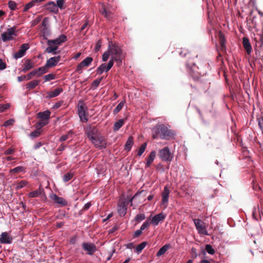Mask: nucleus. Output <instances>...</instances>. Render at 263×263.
I'll list each match as a JSON object with an SVG mask.
<instances>
[{
	"instance_id": "1",
	"label": "nucleus",
	"mask_w": 263,
	"mask_h": 263,
	"mask_svg": "<svg viewBox=\"0 0 263 263\" xmlns=\"http://www.w3.org/2000/svg\"><path fill=\"white\" fill-rule=\"evenodd\" d=\"M85 133L88 138L96 147L105 148L106 142L98 131L96 126L88 125L85 128Z\"/></svg>"
},
{
	"instance_id": "2",
	"label": "nucleus",
	"mask_w": 263,
	"mask_h": 263,
	"mask_svg": "<svg viewBox=\"0 0 263 263\" xmlns=\"http://www.w3.org/2000/svg\"><path fill=\"white\" fill-rule=\"evenodd\" d=\"M108 49L111 57L109 61H112V62H116L117 65L120 66L124 58L122 49L118 45L112 42H109Z\"/></svg>"
},
{
	"instance_id": "3",
	"label": "nucleus",
	"mask_w": 263,
	"mask_h": 263,
	"mask_svg": "<svg viewBox=\"0 0 263 263\" xmlns=\"http://www.w3.org/2000/svg\"><path fill=\"white\" fill-rule=\"evenodd\" d=\"M151 131L153 139H165L172 135L171 131L167 126L162 124L156 125L152 128Z\"/></svg>"
},
{
	"instance_id": "4",
	"label": "nucleus",
	"mask_w": 263,
	"mask_h": 263,
	"mask_svg": "<svg viewBox=\"0 0 263 263\" xmlns=\"http://www.w3.org/2000/svg\"><path fill=\"white\" fill-rule=\"evenodd\" d=\"M78 114L81 122L86 123L88 121V108L85 103L82 101L79 102L78 105Z\"/></svg>"
},
{
	"instance_id": "5",
	"label": "nucleus",
	"mask_w": 263,
	"mask_h": 263,
	"mask_svg": "<svg viewBox=\"0 0 263 263\" xmlns=\"http://www.w3.org/2000/svg\"><path fill=\"white\" fill-rule=\"evenodd\" d=\"M82 248L86 251L87 254L89 255H93L97 250L96 245L90 242H83L82 244Z\"/></svg>"
},
{
	"instance_id": "6",
	"label": "nucleus",
	"mask_w": 263,
	"mask_h": 263,
	"mask_svg": "<svg viewBox=\"0 0 263 263\" xmlns=\"http://www.w3.org/2000/svg\"><path fill=\"white\" fill-rule=\"evenodd\" d=\"M194 221L199 233L203 235H208L205 223L203 221L199 219H195Z\"/></svg>"
},
{
	"instance_id": "7",
	"label": "nucleus",
	"mask_w": 263,
	"mask_h": 263,
	"mask_svg": "<svg viewBox=\"0 0 263 263\" xmlns=\"http://www.w3.org/2000/svg\"><path fill=\"white\" fill-rule=\"evenodd\" d=\"M15 27H13L8 28L7 32L3 33L1 35L2 40L4 42H6L12 40L13 35H15Z\"/></svg>"
},
{
	"instance_id": "8",
	"label": "nucleus",
	"mask_w": 263,
	"mask_h": 263,
	"mask_svg": "<svg viewBox=\"0 0 263 263\" xmlns=\"http://www.w3.org/2000/svg\"><path fill=\"white\" fill-rule=\"evenodd\" d=\"M67 41V37L64 34L60 35L58 37L54 40H49L47 41L48 45H54L57 46V48L62 43Z\"/></svg>"
},
{
	"instance_id": "9",
	"label": "nucleus",
	"mask_w": 263,
	"mask_h": 263,
	"mask_svg": "<svg viewBox=\"0 0 263 263\" xmlns=\"http://www.w3.org/2000/svg\"><path fill=\"white\" fill-rule=\"evenodd\" d=\"M114 62L112 61H109L107 64L102 63L97 69V73L98 74H101L103 72L108 71L112 67Z\"/></svg>"
},
{
	"instance_id": "10",
	"label": "nucleus",
	"mask_w": 263,
	"mask_h": 263,
	"mask_svg": "<svg viewBox=\"0 0 263 263\" xmlns=\"http://www.w3.org/2000/svg\"><path fill=\"white\" fill-rule=\"evenodd\" d=\"M148 218H151V223L156 226H157L160 222L163 221L165 218V216L162 213H161L154 216H152L151 215Z\"/></svg>"
},
{
	"instance_id": "11",
	"label": "nucleus",
	"mask_w": 263,
	"mask_h": 263,
	"mask_svg": "<svg viewBox=\"0 0 263 263\" xmlns=\"http://www.w3.org/2000/svg\"><path fill=\"white\" fill-rule=\"evenodd\" d=\"M29 46L28 44L25 43L21 46L20 49L18 51L15 52L14 54V58L17 59L23 57L26 52V51L28 49Z\"/></svg>"
},
{
	"instance_id": "12",
	"label": "nucleus",
	"mask_w": 263,
	"mask_h": 263,
	"mask_svg": "<svg viewBox=\"0 0 263 263\" xmlns=\"http://www.w3.org/2000/svg\"><path fill=\"white\" fill-rule=\"evenodd\" d=\"M159 156L163 160H169L170 159L171 154L168 148L166 147L160 150Z\"/></svg>"
},
{
	"instance_id": "13",
	"label": "nucleus",
	"mask_w": 263,
	"mask_h": 263,
	"mask_svg": "<svg viewBox=\"0 0 263 263\" xmlns=\"http://www.w3.org/2000/svg\"><path fill=\"white\" fill-rule=\"evenodd\" d=\"M13 238L7 232L2 233L0 236V242L3 244H10L12 242Z\"/></svg>"
},
{
	"instance_id": "14",
	"label": "nucleus",
	"mask_w": 263,
	"mask_h": 263,
	"mask_svg": "<svg viewBox=\"0 0 263 263\" xmlns=\"http://www.w3.org/2000/svg\"><path fill=\"white\" fill-rule=\"evenodd\" d=\"M50 198L56 203L59 204L62 206H65L67 204V201L63 198L59 197L55 194H51L50 195Z\"/></svg>"
},
{
	"instance_id": "15",
	"label": "nucleus",
	"mask_w": 263,
	"mask_h": 263,
	"mask_svg": "<svg viewBox=\"0 0 263 263\" xmlns=\"http://www.w3.org/2000/svg\"><path fill=\"white\" fill-rule=\"evenodd\" d=\"M46 9L51 13L57 14L59 13V9L57 8L56 4L52 1L48 2L45 5Z\"/></svg>"
},
{
	"instance_id": "16",
	"label": "nucleus",
	"mask_w": 263,
	"mask_h": 263,
	"mask_svg": "<svg viewBox=\"0 0 263 263\" xmlns=\"http://www.w3.org/2000/svg\"><path fill=\"white\" fill-rule=\"evenodd\" d=\"M34 62L31 59H27L25 61L23 64V68L22 71L26 72L30 69H32L34 66Z\"/></svg>"
},
{
	"instance_id": "17",
	"label": "nucleus",
	"mask_w": 263,
	"mask_h": 263,
	"mask_svg": "<svg viewBox=\"0 0 263 263\" xmlns=\"http://www.w3.org/2000/svg\"><path fill=\"white\" fill-rule=\"evenodd\" d=\"M61 57L57 56L49 58L46 62V66L48 67H52L57 65L58 63L60 61Z\"/></svg>"
},
{
	"instance_id": "18",
	"label": "nucleus",
	"mask_w": 263,
	"mask_h": 263,
	"mask_svg": "<svg viewBox=\"0 0 263 263\" xmlns=\"http://www.w3.org/2000/svg\"><path fill=\"white\" fill-rule=\"evenodd\" d=\"M256 46V47L255 48L256 57L257 59L263 61V48L261 47L262 46H260V44H258L257 42Z\"/></svg>"
},
{
	"instance_id": "19",
	"label": "nucleus",
	"mask_w": 263,
	"mask_h": 263,
	"mask_svg": "<svg viewBox=\"0 0 263 263\" xmlns=\"http://www.w3.org/2000/svg\"><path fill=\"white\" fill-rule=\"evenodd\" d=\"M63 89L62 88L59 87L55 89L54 90L47 92L46 98L50 99L58 96Z\"/></svg>"
},
{
	"instance_id": "20",
	"label": "nucleus",
	"mask_w": 263,
	"mask_h": 263,
	"mask_svg": "<svg viewBox=\"0 0 263 263\" xmlns=\"http://www.w3.org/2000/svg\"><path fill=\"white\" fill-rule=\"evenodd\" d=\"M218 39L220 45V50L222 51L226 50V40L223 33L221 31L218 33Z\"/></svg>"
},
{
	"instance_id": "21",
	"label": "nucleus",
	"mask_w": 263,
	"mask_h": 263,
	"mask_svg": "<svg viewBox=\"0 0 263 263\" xmlns=\"http://www.w3.org/2000/svg\"><path fill=\"white\" fill-rule=\"evenodd\" d=\"M243 46L246 49L247 53L249 54L251 53L252 51V47L250 45L249 40L247 37H243V42H242Z\"/></svg>"
},
{
	"instance_id": "22",
	"label": "nucleus",
	"mask_w": 263,
	"mask_h": 263,
	"mask_svg": "<svg viewBox=\"0 0 263 263\" xmlns=\"http://www.w3.org/2000/svg\"><path fill=\"white\" fill-rule=\"evenodd\" d=\"M50 111L47 110L43 112H40L37 114V117L42 120L48 121L50 116Z\"/></svg>"
},
{
	"instance_id": "23",
	"label": "nucleus",
	"mask_w": 263,
	"mask_h": 263,
	"mask_svg": "<svg viewBox=\"0 0 263 263\" xmlns=\"http://www.w3.org/2000/svg\"><path fill=\"white\" fill-rule=\"evenodd\" d=\"M126 206L125 203L122 202L118 205V212L121 216H124L126 213Z\"/></svg>"
},
{
	"instance_id": "24",
	"label": "nucleus",
	"mask_w": 263,
	"mask_h": 263,
	"mask_svg": "<svg viewBox=\"0 0 263 263\" xmlns=\"http://www.w3.org/2000/svg\"><path fill=\"white\" fill-rule=\"evenodd\" d=\"M44 192V190L43 189L40 188L39 189L31 192L28 194V196L29 198H34L39 196L41 195L43 192Z\"/></svg>"
},
{
	"instance_id": "25",
	"label": "nucleus",
	"mask_w": 263,
	"mask_h": 263,
	"mask_svg": "<svg viewBox=\"0 0 263 263\" xmlns=\"http://www.w3.org/2000/svg\"><path fill=\"white\" fill-rule=\"evenodd\" d=\"M125 119H119L116 122L113 127V130L114 132L118 131L125 123Z\"/></svg>"
},
{
	"instance_id": "26",
	"label": "nucleus",
	"mask_w": 263,
	"mask_h": 263,
	"mask_svg": "<svg viewBox=\"0 0 263 263\" xmlns=\"http://www.w3.org/2000/svg\"><path fill=\"white\" fill-rule=\"evenodd\" d=\"M171 247L170 244H166L161 247L157 253V256L159 257L163 255L167 250Z\"/></svg>"
},
{
	"instance_id": "27",
	"label": "nucleus",
	"mask_w": 263,
	"mask_h": 263,
	"mask_svg": "<svg viewBox=\"0 0 263 263\" xmlns=\"http://www.w3.org/2000/svg\"><path fill=\"white\" fill-rule=\"evenodd\" d=\"M156 156V153L154 151L152 152L148 156L147 162L146 163V167H149L153 162Z\"/></svg>"
},
{
	"instance_id": "28",
	"label": "nucleus",
	"mask_w": 263,
	"mask_h": 263,
	"mask_svg": "<svg viewBox=\"0 0 263 263\" xmlns=\"http://www.w3.org/2000/svg\"><path fill=\"white\" fill-rule=\"evenodd\" d=\"M40 81L33 80L29 82L26 84V88L28 90H31L35 88L37 85H39Z\"/></svg>"
},
{
	"instance_id": "29",
	"label": "nucleus",
	"mask_w": 263,
	"mask_h": 263,
	"mask_svg": "<svg viewBox=\"0 0 263 263\" xmlns=\"http://www.w3.org/2000/svg\"><path fill=\"white\" fill-rule=\"evenodd\" d=\"M133 138L132 137L128 138L125 145V150L126 151H129L130 150L133 145Z\"/></svg>"
},
{
	"instance_id": "30",
	"label": "nucleus",
	"mask_w": 263,
	"mask_h": 263,
	"mask_svg": "<svg viewBox=\"0 0 263 263\" xmlns=\"http://www.w3.org/2000/svg\"><path fill=\"white\" fill-rule=\"evenodd\" d=\"M58 48L57 46L54 45H48V47L46 49V52L48 53H52L55 54L57 53L56 50Z\"/></svg>"
},
{
	"instance_id": "31",
	"label": "nucleus",
	"mask_w": 263,
	"mask_h": 263,
	"mask_svg": "<svg viewBox=\"0 0 263 263\" xmlns=\"http://www.w3.org/2000/svg\"><path fill=\"white\" fill-rule=\"evenodd\" d=\"M47 67L46 66L39 67L37 69L35 70L36 72L37 77H40L47 71Z\"/></svg>"
},
{
	"instance_id": "32",
	"label": "nucleus",
	"mask_w": 263,
	"mask_h": 263,
	"mask_svg": "<svg viewBox=\"0 0 263 263\" xmlns=\"http://www.w3.org/2000/svg\"><path fill=\"white\" fill-rule=\"evenodd\" d=\"M125 103V100L122 101L117 106V107L114 109L113 112L114 114H117L118 113L123 107L124 104Z\"/></svg>"
},
{
	"instance_id": "33",
	"label": "nucleus",
	"mask_w": 263,
	"mask_h": 263,
	"mask_svg": "<svg viewBox=\"0 0 263 263\" xmlns=\"http://www.w3.org/2000/svg\"><path fill=\"white\" fill-rule=\"evenodd\" d=\"M170 194V191L167 186H165L164 189L162 193V199L166 200L168 199Z\"/></svg>"
},
{
	"instance_id": "34",
	"label": "nucleus",
	"mask_w": 263,
	"mask_h": 263,
	"mask_svg": "<svg viewBox=\"0 0 263 263\" xmlns=\"http://www.w3.org/2000/svg\"><path fill=\"white\" fill-rule=\"evenodd\" d=\"M93 59L91 57H88L83 60L81 63L85 67H88L90 65L91 63L92 62Z\"/></svg>"
},
{
	"instance_id": "35",
	"label": "nucleus",
	"mask_w": 263,
	"mask_h": 263,
	"mask_svg": "<svg viewBox=\"0 0 263 263\" xmlns=\"http://www.w3.org/2000/svg\"><path fill=\"white\" fill-rule=\"evenodd\" d=\"M146 242L144 241L138 245L136 248V251L138 254H139L142 250L146 247Z\"/></svg>"
},
{
	"instance_id": "36",
	"label": "nucleus",
	"mask_w": 263,
	"mask_h": 263,
	"mask_svg": "<svg viewBox=\"0 0 263 263\" xmlns=\"http://www.w3.org/2000/svg\"><path fill=\"white\" fill-rule=\"evenodd\" d=\"M150 220H151V218H148L147 219L145 222H144L142 224L140 229L142 231L148 228V227L150 226V224L151 223Z\"/></svg>"
},
{
	"instance_id": "37",
	"label": "nucleus",
	"mask_w": 263,
	"mask_h": 263,
	"mask_svg": "<svg viewBox=\"0 0 263 263\" xmlns=\"http://www.w3.org/2000/svg\"><path fill=\"white\" fill-rule=\"evenodd\" d=\"M25 171V168L23 166H17L14 168L11 169L10 170V173H17L20 172H22Z\"/></svg>"
},
{
	"instance_id": "38",
	"label": "nucleus",
	"mask_w": 263,
	"mask_h": 263,
	"mask_svg": "<svg viewBox=\"0 0 263 263\" xmlns=\"http://www.w3.org/2000/svg\"><path fill=\"white\" fill-rule=\"evenodd\" d=\"M146 146H147L146 143H144L140 146V148L138 149V153H137V155L139 156H141L143 154V153H144V152L145 151V150L146 149Z\"/></svg>"
},
{
	"instance_id": "39",
	"label": "nucleus",
	"mask_w": 263,
	"mask_h": 263,
	"mask_svg": "<svg viewBox=\"0 0 263 263\" xmlns=\"http://www.w3.org/2000/svg\"><path fill=\"white\" fill-rule=\"evenodd\" d=\"M65 3V0H57V8L59 9L60 8V9H65L64 4Z\"/></svg>"
},
{
	"instance_id": "40",
	"label": "nucleus",
	"mask_w": 263,
	"mask_h": 263,
	"mask_svg": "<svg viewBox=\"0 0 263 263\" xmlns=\"http://www.w3.org/2000/svg\"><path fill=\"white\" fill-rule=\"evenodd\" d=\"M145 218V216L144 214H140L136 215V216L135 217L134 220L135 221H137V222H140L141 221L144 220Z\"/></svg>"
},
{
	"instance_id": "41",
	"label": "nucleus",
	"mask_w": 263,
	"mask_h": 263,
	"mask_svg": "<svg viewBox=\"0 0 263 263\" xmlns=\"http://www.w3.org/2000/svg\"><path fill=\"white\" fill-rule=\"evenodd\" d=\"M205 249L206 251L210 254L213 255L215 253V250L210 245H206L205 246Z\"/></svg>"
},
{
	"instance_id": "42",
	"label": "nucleus",
	"mask_w": 263,
	"mask_h": 263,
	"mask_svg": "<svg viewBox=\"0 0 263 263\" xmlns=\"http://www.w3.org/2000/svg\"><path fill=\"white\" fill-rule=\"evenodd\" d=\"M73 176V174L72 173L69 172L66 174L63 177V181L64 182H67L69 181Z\"/></svg>"
},
{
	"instance_id": "43",
	"label": "nucleus",
	"mask_w": 263,
	"mask_h": 263,
	"mask_svg": "<svg viewBox=\"0 0 263 263\" xmlns=\"http://www.w3.org/2000/svg\"><path fill=\"white\" fill-rule=\"evenodd\" d=\"M73 134V132L72 130H69L67 134L66 135H64L63 136H62L60 139V141L61 142H63V141H66L68 138H69V135H71L72 134Z\"/></svg>"
},
{
	"instance_id": "44",
	"label": "nucleus",
	"mask_w": 263,
	"mask_h": 263,
	"mask_svg": "<svg viewBox=\"0 0 263 263\" xmlns=\"http://www.w3.org/2000/svg\"><path fill=\"white\" fill-rule=\"evenodd\" d=\"M8 6L11 10H15L17 9V4L12 1H10L8 2Z\"/></svg>"
},
{
	"instance_id": "45",
	"label": "nucleus",
	"mask_w": 263,
	"mask_h": 263,
	"mask_svg": "<svg viewBox=\"0 0 263 263\" xmlns=\"http://www.w3.org/2000/svg\"><path fill=\"white\" fill-rule=\"evenodd\" d=\"M45 81H48L55 79V75L52 73L48 74L44 77Z\"/></svg>"
},
{
	"instance_id": "46",
	"label": "nucleus",
	"mask_w": 263,
	"mask_h": 263,
	"mask_svg": "<svg viewBox=\"0 0 263 263\" xmlns=\"http://www.w3.org/2000/svg\"><path fill=\"white\" fill-rule=\"evenodd\" d=\"M41 134V132L40 130V129H37L36 130H35L31 132L30 134V136L31 138H35L39 137Z\"/></svg>"
},
{
	"instance_id": "47",
	"label": "nucleus",
	"mask_w": 263,
	"mask_h": 263,
	"mask_svg": "<svg viewBox=\"0 0 263 263\" xmlns=\"http://www.w3.org/2000/svg\"><path fill=\"white\" fill-rule=\"evenodd\" d=\"M109 56H110V54L109 51V49H108L107 51L105 52L102 55V61L103 62H106L108 60Z\"/></svg>"
},
{
	"instance_id": "48",
	"label": "nucleus",
	"mask_w": 263,
	"mask_h": 263,
	"mask_svg": "<svg viewBox=\"0 0 263 263\" xmlns=\"http://www.w3.org/2000/svg\"><path fill=\"white\" fill-rule=\"evenodd\" d=\"M41 19H42L41 16H37L35 19H34V20H33L31 22V26L32 27L36 26L41 21Z\"/></svg>"
},
{
	"instance_id": "49",
	"label": "nucleus",
	"mask_w": 263,
	"mask_h": 263,
	"mask_svg": "<svg viewBox=\"0 0 263 263\" xmlns=\"http://www.w3.org/2000/svg\"><path fill=\"white\" fill-rule=\"evenodd\" d=\"M102 79H103V78L102 77L101 78L97 79L94 80L92 83V86L94 87L95 88L97 87L99 85V84L101 83Z\"/></svg>"
},
{
	"instance_id": "50",
	"label": "nucleus",
	"mask_w": 263,
	"mask_h": 263,
	"mask_svg": "<svg viewBox=\"0 0 263 263\" xmlns=\"http://www.w3.org/2000/svg\"><path fill=\"white\" fill-rule=\"evenodd\" d=\"M27 184V181H25V180H22L17 184L16 188L17 190L22 189L23 187H24Z\"/></svg>"
},
{
	"instance_id": "51",
	"label": "nucleus",
	"mask_w": 263,
	"mask_h": 263,
	"mask_svg": "<svg viewBox=\"0 0 263 263\" xmlns=\"http://www.w3.org/2000/svg\"><path fill=\"white\" fill-rule=\"evenodd\" d=\"M85 67V66H84L83 65V64L81 62L77 66L76 69V71L77 72H78L79 74H80V73H82V69H83V67Z\"/></svg>"
},
{
	"instance_id": "52",
	"label": "nucleus",
	"mask_w": 263,
	"mask_h": 263,
	"mask_svg": "<svg viewBox=\"0 0 263 263\" xmlns=\"http://www.w3.org/2000/svg\"><path fill=\"white\" fill-rule=\"evenodd\" d=\"M85 67V66H84L83 65V64L81 62L77 66L76 69V71L77 72H78L79 74H80V73H82V69H83V67Z\"/></svg>"
},
{
	"instance_id": "53",
	"label": "nucleus",
	"mask_w": 263,
	"mask_h": 263,
	"mask_svg": "<svg viewBox=\"0 0 263 263\" xmlns=\"http://www.w3.org/2000/svg\"><path fill=\"white\" fill-rule=\"evenodd\" d=\"M10 106L9 103L0 105V112H4L5 110L8 109Z\"/></svg>"
},
{
	"instance_id": "54",
	"label": "nucleus",
	"mask_w": 263,
	"mask_h": 263,
	"mask_svg": "<svg viewBox=\"0 0 263 263\" xmlns=\"http://www.w3.org/2000/svg\"><path fill=\"white\" fill-rule=\"evenodd\" d=\"M34 4H33V3H32V2H30L29 3H28V4H27L25 6V7L24 8V10H23V11L24 12H27L30 8L34 7Z\"/></svg>"
},
{
	"instance_id": "55",
	"label": "nucleus",
	"mask_w": 263,
	"mask_h": 263,
	"mask_svg": "<svg viewBox=\"0 0 263 263\" xmlns=\"http://www.w3.org/2000/svg\"><path fill=\"white\" fill-rule=\"evenodd\" d=\"M14 122V120L13 119H10L9 120H7L4 124V126L5 127H8L10 125H12L13 124Z\"/></svg>"
},
{
	"instance_id": "56",
	"label": "nucleus",
	"mask_w": 263,
	"mask_h": 263,
	"mask_svg": "<svg viewBox=\"0 0 263 263\" xmlns=\"http://www.w3.org/2000/svg\"><path fill=\"white\" fill-rule=\"evenodd\" d=\"M48 123V121H45L41 119V120L39 122L37 127H39V129L41 127H43L44 126L46 125Z\"/></svg>"
},
{
	"instance_id": "57",
	"label": "nucleus",
	"mask_w": 263,
	"mask_h": 263,
	"mask_svg": "<svg viewBox=\"0 0 263 263\" xmlns=\"http://www.w3.org/2000/svg\"><path fill=\"white\" fill-rule=\"evenodd\" d=\"M35 76H37L36 72L35 71V70H33V71H31L26 76H27V80H30L31 79L32 77H33Z\"/></svg>"
},
{
	"instance_id": "58",
	"label": "nucleus",
	"mask_w": 263,
	"mask_h": 263,
	"mask_svg": "<svg viewBox=\"0 0 263 263\" xmlns=\"http://www.w3.org/2000/svg\"><path fill=\"white\" fill-rule=\"evenodd\" d=\"M48 18L47 17H45L42 23V25L43 27V28H48Z\"/></svg>"
},
{
	"instance_id": "59",
	"label": "nucleus",
	"mask_w": 263,
	"mask_h": 263,
	"mask_svg": "<svg viewBox=\"0 0 263 263\" xmlns=\"http://www.w3.org/2000/svg\"><path fill=\"white\" fill-rule=\"evenodd\" d=\"M42 31L44 37H45L46 36L48 35L50 33V31L48 28H43Z\"/></svg>"
},
{
	"instance_id": "60",
	"label": "nucleus",
	"mask_w": 263,
	"mask_h": 263,
	"mask_svg": "<svg viewBox=\"0 0 263 263\" xmlns=\"http://www.w3.org/2000/svg\"><path fill=\"white\" fill-rule=\"evenodd\" d=\"M101 12L102 14H103L105 17L109 18L110 12L107 11L105 8H103Z\"/></svg>"
},
{
	"instance_id": "61",
	"label": "nucleus",
	"mask_w": 263,
	"mask_h": 263,
	"mask_svg": "<svg viewBox=\"0 0 263 263\" xmlns=\"http://www.w3.org/2000/svg\"><path fill=\"white\" fill-rule=\"evenodd\" d=\"M189 68V72L190 73V74L193 75V76H196L195 73H194L196 68L195 65L193 64V66L192 67H190Z\"/></svg>"
},
{
	"instance_id": "62",
	"label": "nucleus",
	"mask_w": 263,
	"mask_h": 263,
	"mask_svg": "<svg viewBox=\"0 0 263 263\" xmlns=\"http://www.w3.org/2000/svg\"><path fill=\"white\" fill-rule=\"evenodd\" d=\"M101 45H102V42L101 40H99L97 42V43H96V45L95 46V51H96V52L98 51L100 49Z\"/></svg>"
},
{
	"instance_id": "63",
	"label": "nucleus",
	"mask_w": 263,
	"mask_h": 263,
	"mask_svg": "<svg viewBox=\"0 0 263 263\" xmlns=\"http://www.w3.org/2000/svg\"><path fill=\"white\" fill-rule=\"evenodd\" d=\"M168 199H162L161 206L163 207V208L165 209L166 208L168 204Z\"/></svg>"
},
{
	"instance_id": "64",
	"label": "nucleus",
	"mask_w": 263,
	"mask_h": 263,
	"mask_svg": "<svg viewBox=\"0 0 263 263\" xmlns=\"http://www.w3.org/2000/svg\"><path fill=\"white\" fill-rule=\"evenodd\" d=\"M258 126L260 128V129L262 130L263 132V117H262L261 118L258 119Z\"/></svg>"
}]
</instances>
